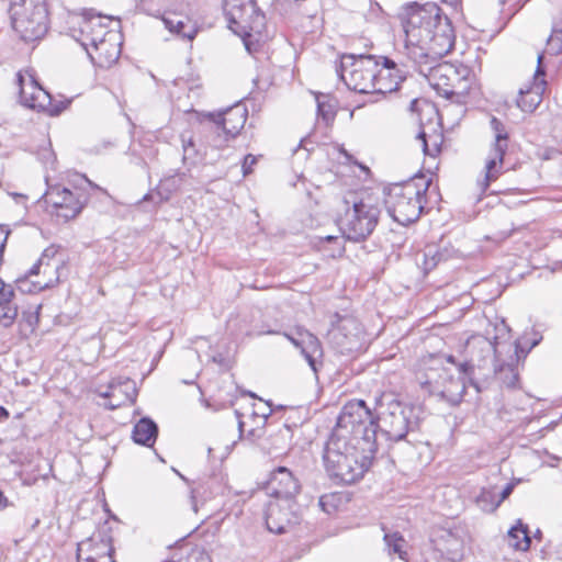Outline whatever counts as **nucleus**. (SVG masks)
I'll list each match as a JSON object with an SVG mask.
<instances>
[{"label": "nucleus", "instance_id": "nucleus-1", "mask_svg": "<svg viewBox=\"0 0 562 562\" xmlns=\"http://www.w3.org/2000/svg\"><path fill=\"white\" fill-rule=\"evenodd\" d=\"M360 403H347L337 418L323 452L324 467L336 483L352 484L363 476L376 452L373 428H366Z\"/></svg>", "mask_w": 562, "mask_h": 562}, {"label": "nucleus", "instance_id": "nucleus-2", "mask_svg": "<svg viewBox=\"0 0 562 562\" xmlns=\"http://www.w3.org/2000/svg\"><path fill=\"white\" fill-rule=\"evenodd\" d=\"M403 27L406 35L404 61L417 66L420 74H425L423 67L426 66L432 75H438L441 67L434 65L454 46L456 36L450 20L434 2H413L404 7Z\"/></svg>", "mask_w": 562, "mask_h": 562}, {"label": "nucleus", "instance_id": "nucleus-3", "mask_svg": "<svg viewBox=\"0 0 562 562\" xmlns=\"http://www.w3.org/2000/svg\"><path fill=\"white\" fill-rule=\"evenodd\" d=\"M349 403H360L362 411L367 412L366 416L360 417L361 424L369 428L370 424L373 428L374 443L379 448V432L380 436L385 437L390 441L404 440L409 432L419 429V408L401 402L394 393L382 392L374 397L375 415L367 405L366 401H350Z\"/></svg>", "mask_w": 562, "mask_h": 562}, {"label": "nucleus", "instance_id": "nucleus-4", "mask_svg": "<svg viewBox=\"0 0 562 562\" xmlns=\"http://www.w3.org/2000/svg\"><path fill=\"white\" fill-rule=\"evenodd\" d=\"M430 183L431 179L420 173L384 188V205L389 215L404 226L416 222L424 210Z\"/></svg>", "mask_w": 562, "mask_h": 562}, {"label": "nucleus", "instance_id": "nucleus-5", "mask_svg": "<svg viewBox=\"0 0 562 562\" xmlns=\"http://www.w3.org/2000/svg\"><path fill=\"white\" fill-rule=\"evenodd\" d=\"M497 348L482 335L471 336L464 346L465 360L458 363V370L469 379L477 393L486 390L497 372Z\"/></svg>", "mask_w": 562, "mask_h": 562}, {"label": "nucleus", "instance_id": "nucleus-6", "mask_svg": "<svg viewBox=\"0 0 562 562\" xmlns=\"http://www.w3.org/2000/svg\"><path fill=\"white\" fill-rule=\"evenodd\" d=\"M13 30L24 42L41 40L48 31V11L44 0H11Z\"/></svg>", "mask_w": 562, "mask_h": 562}, {"label": "nucleus", "instance_id": "nucleus-7", "mask_svg": "<svg viewBox=\"0 0 562 562\" xmlns=\"http://www.w3.org/2000/svg\"><path fill=\"white\" fill-rule=\"evenodd\" d=\"M376 56L344 54L336 71L348 89L359 93H373Z\"/></svg>", "mask_w": 562, "mask_h": 562}, {"label": "nucleus", "instance_id": "nucleus-8", "mask_svg": "<svg viewBox=\"0 0 562 562\" xmlns=\"http://www.w3.org/2000/svg\"><path fill=\"white\" fill-rule=\"evenodd\" d=\"M380 216V209L364 200L355 202L340 222L344 236L351 241H362L374 231Z\"/></svg>", "mask_w": 562, "mask_h": 562}, {"label": "nucleus", "instance_id": "nucleus-9", "mask_svg": "<svg viewBox=\"0 0 562 562\" xmlns=\"http://www.w3.org/2000/svg\"><path fill=\"white\" fill-rule=\"evenodd\" d=\"M44 202L47 206H52L56 216L65 221L75 218L87 204L88 194L79 189H69L60 183L48 184L44 195Z\"/></svg>", "mask_w": 562, "mask_h": 562}, {"label": "nucleus", "instance_id": "nucleus-10", "mask_svg": "<svg viewBox=\"0 0 562 562\" xmlns=\"http://www.w3.org/2000/svg\"><path fill=\"white\" fill-rule=\"evenodd\" d=\"M267 529L277 535L288 532L303 520V507L295 498H278L267 504L265 512Z\"/></svg>", "mask_w": 562, "mask_h": 562}, {"label": "nucleus", "instance_id": "nucleus-11", "mask_svg": "<svg viewBox=\"0 0 562 562\" xmlns=\"http://www.w3.org/2000/svg\"><path fill=\"white\" fill-rule=\"evenodd\" d=\"M464 378L467 376H453L450 370L446 368H430L426 373L423 386L430 394L437 395L454 406L462 401L465 393L467 384Z\"/></svg>", "mask_w": 562, "mask_h": 562}, {"label": "nucleus", "instance_id": "nucleus-12", "mask_svg": "<svg viewBox=\"0 0 562 562\" xmlns=\"http://www.w3.org/2000/svg\"><path fill=\"white\" fill-rule=\"evenodd\" d=\"M409 72V65L404 56L397 54L395 58L376 56L375 83L373 93L386 94L398 90L401 83Z\"/></svg>", "mask_w": 562, "mask_h": 562}, {"label": "nucleus", "instance_id": "nucleus-13", "mask_svg": "<svg viewBox=\"0 0 562 562\" xmlns=\"http://www.w3.org/2000/svg\"><path fill=\"white\" fill-rule=\"evenodd\" d=\"M465 530L459 526H435L430 530V542L439 555L458 562L464 557Z\"/></svg>", "mask_w": 562, "mask_h": 562}, {"label": "nucleus", "instance_id": "nucleus-14", "mask_svg": "<svg viewBox=\"0 0 562 562\" xmlns=\"http://www.w3.org/2000/svg\"><path fill=\"white\" fill-rule=\"evenodd\" d=\"M112 19L101 14H94L92 11H85L77 20L76 26L71 27V36L80 43L88 53L114 30L110 29Z\"/></svg>", "mask_w": 562, "mask_h": 562}, {"label": "nucleus", "instance_id": "nucleus-15", "mask_svg": "<svg viewBox=\"0 0 562 562\" xmlns=\"http://www.w3.org/2000/svg\"><path fill=\"white\" fill-rule=\"evenodd\" d=\"M206 116L216 124V131L221 130L225 139H229L235 138L243 130L248 117V111L244 103L237 102L224 111L210 112Z\"/></svg>", "mask_w": 562, "mask_h": 562}, {"label": "nucleus", "instance_id": "nucleus-16", "mask_svg": "<svg viewBox=\"0 0 562 562\" xmlns=\"http://www.w3.org/2000/svg\"><path fill=\"white\" fill-rule=\"evenodd\" d=\"M21 104L40 111L41 108L49 104V92H47L30 72L19 71L16 74Z\"/></svg>", "mask_w": 562, "mask_h": 562}, {"label": "nucleus", "instance_id": "nucleus-17", "mask_svg": "<svg viewBox=\"0 0 562 562\" xmlns=\"http://www.w3.org/2000/svg\"><path fill=\"white\" fill-rule=\"evenodd\" d=\"M543 54L538 55V65L535 72V82L526 88L519 89L516 105L526 113H532L542 102V94L544 90V76L546 70L542 66Z\"/></svg>", "mask_w": 562, "mask_h": 562}, {"label": "nucleus", "instance_id": "nucleus-18", "mask_svg": "<svg viewBox=\"0 0 562 562\" xmlns=\"http://www.w3.org/2000/svg\"><path fill=\"white\" fill-rule=\"evenodd\" d=\"M114 548L112 546V538L105 532L99 531L98 535L81 541L77 547V560L80 561H94L113 560Z\"/></svg>", "mask_w": 562, "mask_h": 562}, {"label": "nucleus", "instance_id": "nucleus-19", "mask_svg": "<svg viewBox=\"0 0 562 562\" xmlns=\"http://www.w3.org/2000/svg\"><path fill=\"white\" fill-rule=\"evenodd\" d=\"M265 488L274 499L295 498L301 485L288 468L279 467L271 473Z\"/></svg>", "mask_w": 562, "mask_h": 562}, {"label": "nucleus", "instance_id": "nucleus-20", "mask_svg": "<svg viewBox=\"0 0 562 562\" xmlns=\"http://www.w3.org/2000/svg\"><path fill=\"white\" fill-rule=\"evenodd\" d=\"M91 61L101 67L108 68L115 64L121 55V36L116 31L109 33L92 49H88Z\"/></svg>", "mask_w": 562, "mask_h": 562}, {"label": "nucleus", "instance_id": "nucleus-21", "mask_svg": "<svg viewBox=\"0 0 562 562\" xmlns=\"http://www.w3.org/2000/svg\"><path fill=\"white\" fill-rule=\"evenodd\" d=\"M100 396L109 400L105 404V407L109 409H116L126 403L133 404L137 396L135 382L128 378L113 379L110 382L108 390L101 392Z\"/></svg>", "mask_w": 562, "mask_h": 562}, {"label": "nucleus", "instance_id": "nucleus-22", "mask_svg": "<svg viewBox=\"0 0 562 562\" xmlns=\"http://www.w3.org/2000/svg\"><path fill=\"white\" fill-rule=\"evenodd\" d=\"M285 336L293 342V345L301 350V353L306 359L308 366L316 373L317 359L323 356L322 345L316 336L310 333L300 334V338H293L290 335Z\"/></svg>", "mask_w": 562, "mask_h": 562}, {"label": "nucleus", "instance_id": "nucleus-23", "mask_svg": "<svg viewBox=\"0 0 562 562\" xmlns=\"http://www.w3.org/2000/svg\"><path fill=\"white\" fill-rule=\"evenodd\" d=\"M161 21L165 27L172 34L192 41L196 35V29L189 24V19L175 12H164Z\"/></svg>", "mask_w": 562, "mask_h": 562}, {"label": "nucleus", "instance_id": "nucleus-24", "mask_svg": "<svg viewBox=\"0 0 562 562\" xmlns=\"http://www.w3.org/2000/svg\"><path fill=\"white\" fill-rule=\"evenodd\" d=\"M158 436V425L149 417L140 418L133 427L132 439L135 443L153 447Z\"/></svg>", "mask_w": 562, "mask_h": 562}, {"label": "nucleus", "instance_id": "nucleus-25", "mask_svg": "<svg viewBox=\"0 0 562 562\" xmlns=\"http://www.w3.org/2000/svg\"><path fill=\"white\" fill-rule=\"evenodd\" d=\"M254 0H225L224 10L228 22V27L234 33H238V31L234 29L233 24H239L245 15L254 12Z\"/></svg>", "mask_w": 562, "mask_h": 562}, {"label": "nucleus", "instance_id": "nucleus-26", "mask_svg": "<svg viewBox=\"0 0 562 562\" xmlns=\"http://www.w3.org/2000/svg\"><path fill=\"white\" fill-rule=\"evenodd\" d=\"M488 319L487 327L485 328L484 338H490V341L497 348L502 341L510 337V327L506 323V318H491Z\"/></svg>", "mask_w": 562, "mask_h": 562}, {"label": "nucleus", "instance_id": "nucleus-27", "mask_svg": "<svg viewBox=\"0 0 562 562\" xmlns=\"http://www.w3.org/2000/svg\"><path fill=\"white\" fill-rule=\"evenodd\" d=\"M166 562H212L210 555L198 547L184 546L176 550Z\"/></svg>", "mask_w": 562, "mask_h": 562}, {"label": "nucleus", "instance_id": "nucleus-28", "mask_svg": "<svg viewBox=\"0 0 562 562\" xmlns=\"http://www.w3.org/2000/svg\"><path fill=\"white\" fill-rule=\"evenodd\" d=\"M16 297L11 285L0 279V316H19Z\"/></svg>", "mask_w": 562, "mask_h": 562}, {"label": "nucleus", "instance_id": "nucleus-29", "mask_svg": "<svg viewBox=\"0 0 562 562\" xmlns=\"http://www.w3.org/2000/svg\"><path fill=\"white\" fill-rule=\"evenodd\" d=\"M503 170L504 162L487 158L484 178L477 181L480 191L485 193L488 190L490 184L503 173Z\"/></svg>", "mask_w": 562, "mask_h": 562}, {"label": "nucleus", "instance_id": "nucleus-30", "mask_svg": "<svg viewBox=\"0 0 562 562\" xmlns=\"http://www.w3.org/2000/svg\"><path fill=\"white\" fill-rule=\"evenodd\" d=\"M180 181L181 178H178V175L162 179L155 189V194L158 198L156 203L161 204L164 202L169 201L172 193L178 190Z\"/></svg>", "mask_w": 562, "mask_h": 562}, {"label": "nucleus", "instance_id": "nucleus-31", "mask_svg": "<svg viewBox=\"0 0 562 562\" xmlns=\"http://www.w3.org/2000/svg\"><path fill=\"white\" fill-rule=\"evenodd\" d=\"M508 541L517 550H527L530 547V537L528 527L519 522L508 530Z\"/></svg>", "mask_w": 562, "mask_h": 562}, {"label": "nucleus", "instance_id": "nucleus-32", "mask_svg": "<svg viewBox=\"0 0 562 562\" xmlns=\"http://www.w3.org/2000/svg\"><path fill=\"white\" fill-rule=\"evenodd\" d=\"M475 503L485 513H493L501 505V501H497L495 487H483L475 497Z\"/></svg>", "mask_w": 562, "mask_h": 562}, {"label": "nucleus", "instance_id": "nucleus-33", "mask_svg": "<svg viewBox=\"0 0 562 562\" xmlns=\"http://www.w3.org/2000/svg\"><path fill=\"white\" fill-rule=\"evenodd\" d=\"M495 376H497L507 389L515 390L519 387V373L512 363L497 366Z\"/></svg>", "mask_w": 562, "mask_h": 562}, {"label": "nucleus", "instance_id": "nucleus-34", "mask_svg": "<svg viewBox=\"0 0 562 562\" xmlns=\"http://www.w3.org/2000/svg\"><path fill=\"white\" fill-rule=\"evenodd\" d=\"M446 254L436 246H427L423 254L422 268L427 274L434 270L439 262L446 260Z\"/></svg>", "mask_w": 562, "mask_h": 562}, {"label": "nucleus", "instance_id": "nucleus-35", "mask_svg": "<svg viewBox=\"0 0 562 562\" xmlns=\"http://www.w3.org/2000/svg\"><path fill=\"white\" fill-rule=\"evenodd\" d=\"M57 254V249L54 246L47 247L40 260H43V263L45 265L44 274L54 272L55 274L58 273V270L63 268V262L60 260H55V256Z\"/></svg>", "mask_w": 562, "mask_h": 562}, {"label": "nucleus", "instance_id": "nucleus-36", "mask_svg": "<svg viewBox=\"0 0 562 562\" xmlns=\"http://www.w3.org/2000/svg\"><path fill=\"white\" fill-rule=\"evenodd\" d=\"M384 541L390 549V552L398 554L401 559H404L405 552L403 551L404 538L398 533H385Z\"/></svg>", "mask_w": 562, "mask_h": 562}, {"label": "nucleus", "instance_id": "nucleus-37", "mask_svg": "<svg viewBox=\"0 0 562 562\" xmlns=\"http://www.w3.org/2000/svg\"><path fill=\"white\" fill-rule=\"evenodd\" d=\"M317 115L322 117L326 124H329L336 116L335 106L329 101L317 98Z\"/></svg>", "mask_w": 562, "mask_h": 562}, {"label": "nucleus", "instance_id": "nucleus-38", "mask_svg": "<svg viewBox=\"0 0 562 562\" xmlns=\"http://www.w3.org/2000/svg\"><path fill=\"white\" fill-rule=\"evenodd\" d=\"M70 102V99L55 100L49 94V104L47 106L41 108L40 111H44L48 113L50 116H57L68 108Z\"/></svg>", "mask_w": 562, "mask_h": 562}, {"label": "nucleus", "instance_id": "nucleus-39", "mask_svg": "<svg viewBox=\"0 0 562 562\" xmlns=\"http://www.w3.org/2000/svg\"><path fill=\"white\" fill-rule=\"evenodd\" d=\"M542 339V336L538 333L533 334V337L529 339L527 336L522 337L521 340H518L516 344V355L519 357V353H524L526 356L533 347H536Z\"/></svg>", "mask_w": 562, "mask_h": 562}, {"label": "nucleus", "instance_id": "nucleus-40", "mask_svg": "<svg viewBox=\"0 0 562 562\" xmlns=\"http://www.w3.org/2000/svg\"><path fill=\"white\" fill-rule=\"evenodd\" d=\"M508 143L509 140H494L487 158L504 162V157L508 149Z\"/></svg>", "mask_w": 562, "mask_h": 562}, {"label": "nucleus", "instance_id": "nucleus-41", "mask_svg": "<svg viewBox=\"0 0 562 562\" xmlns=\"http://www.w3.org/2000/svg\"><path fill=\"white\" fill-rule=\"evenodd\" d=\"M490 124L494 132V140H509L508 131L502 121L493 116L490 121Z\"/></svg>", "mask_w": 562, "mask_h": 562}, {"label": "nucleus", "instance_id": "nucleus-42", "mask_svg": "<svg viewBox=\"0 0 562 562\" xmlns=\"http://www.w3.org/2000/svg\"><path fill=\"white\" fill-rule=\"evenodd\" d=\"M139 10L147 15L161 19L165 11L160 8H156L155 0H140Z\"/></svg>", "mask_w": 562, "mask_h": 562}, {"label": "nucleus", "instance_id": "nucleus-43", "mask_svg": "<svg viewBox=\"0 0 562 562\" xmlns=\"http://www.w3.org/2000/svg\"><path fill=\"white\" fill-rule=\"evenodd\" d=\"M547 50L551 55H559L562 53V35L553 34L551 32L547 41Z\"/></svg>", "mask_w": 562, "mask_h": 562}, {"label": "nucleus", "instance_id": "nucleus-44", "mask_svg": "<svg viewBox=\"0 0 562 562\" xmlns=\"http://www.w3.org/2000/svg\"><path fill=\"white\" fill-rule=\"evenodd\" d=\"M41 318H20L19 329L21 334L27 337L33 334Z\"/></svg>", "mask_w": 562, "mask_h": 562}, {"label": "nucleus", "instance_id": "nucleus-45", "mask_svg": "<svg viewBox=\"0 0 562 562\" xmlns=\"http://www.w3.org/2000/svg\"><path fill=\"white\" fill-rule=\"evenodd\" d=\"M182 140V149H183V161L186 162L188 159H192L196 155L195 145L193 143V139L186 138L183 135L181 136Z\"/></svg>", "mask_w": 562, "mask_h": 562}, {"label": "nucleus", "instance_id": "nucleus-46", "mask_svg": "<svg viewBox=\"0 0 562 562\" xmlns=\"http://www.w3.org/2000/svg\"><path fill=\"white\" fill-rule=\"evenodd\" d=\"M417 138L420 139L422 142V147L425 155L435 157L440 151V147L438 144H435L432 148L429 147L424 131L419 132Z\"/></svg>", "mask_w": 562, "mask_h": 562}, {"label": "nucleus", "instance_id": "nucleus-47", "mask_svg": "<svg viewBox=\"0 0 562 562\" xmlns=\"http://www.w3.org/2000/svg\"><path fill=\"white\" fill-rule=\"evenodd\" d=\"M256 162L257 158L251 154H248L244 157L241 166L244 176H248L249 173H251L252 167L256 165Z\"/></svg>", "mask_w": 562, "mask_h": 562}, {"label": "nucleus", "instance_id": "nucleus-48", "mask_svg": "<svg viewBox=\"0 0 562 562\" xmlns=\"http://www.w3.org/2000/svg\"><path fill=\"white\" fill-rule=\"evenodd\" d=\"M41 308H42V305L40 303H30V308L26 311V310H23L21 312V316L23 317H26V316H40V313H41Z\"/></svg>", "mask_w": 562, "mask_h": 562}, {"label": "nucleus", "instance_id": "nucleus-49", "mask_svg": "<svg viewBox=\"0 0 562 562\" xmlns=\"http://www.w3.org/2000/svg\"><path fill=\"white\" fill-rule=\"evenodd\" d=\"M9 234H10V231L7 229L4 226L0 225V261L2 260L3 250L5 247Z\"/></svg>", "mask_w": 562, "mask_h": 562}, {"label": "nucleus", "instance_id": "nucleus-50", "mask_svg": "<svg viewBox=\"0 0 562 562\" xmlns=\"http://www.w3.org/2000/svg\"><path fill=\"white\" fill-rule=\"evenodd\" d=\"M267 406H268V412H262L260 415L262 417H265L266 419L274 412V411H281V409H284V406L283 405H278V406H274L273 403L271 401H267L266 402Z\"/></svg>", "mask_w": 562, "mask_h": 562}, {"label": "nucleus", "instance_id": "nucleus-51", "mask_svg": "<svg viewBox=\"0 0 562 562\" xmlns=\"http://www.w3.org/2000/svg\"><path fill=\"white\" fill-rule=\"evenodd\" d=\"M513 491H514V484L507 483L506 486L503 488V491L499 493V497L497 498V501H501V504H502L507 497H509V495L513 493Z\"/></svg>", "mask_w": 562, "mask_h": 562}, {"label": "nucleus", "instance_id": "nucleus-52", "mask_svg": "<svg viewBox=\"0 0 562 562\" xmlns=\"http://www.w3.org/2000/svg\"><path fill=\"white\" fill-rule=\"evenodd\" d=\"M58 280H59V277L57 274L54 279L49 278L47 281H45L43 283L37 282L38 289L43 290V289L52 288V286H54V284H56L58 282Z\"/></svg>", "mask_w": 562, "mask_h": 562}, {"label": "nucleus", "instance_id": "nucleus-53", "mask_svg": "<svg viewBox=\"0 0 562 562\" xmlns=\"http://www.w3.org/2000/svg\"><path fill=\"white\" fill-rule=\"evenodd\" d=\"M244 22H245V18H243V20L239 22V24H233L234 29H236L238 31V33H236V34L241 37H244L245 35H249V33L246 31V26L243 25Z\"/></svg>", "mask_w": 562, "mask_h": 562}, {"label": "nucleus", "instance_id": "nucleus-54", "mask_svg": "<svg viewBox=\"0 0 562 562\" xmlns=\"http://www.w3.org/2000/svg\"><path fill=\"white\" fill-rule=\"evenodd\" d=\"M42 267L45 268V265L43 263V260L38 259L37 262L34 263L33 267L30 269L29 276H36V274H38Z\"/></svg>", "mask_w": 562, "mask_h": 562}, {"label": "nucleus", "instance_id": "nucleus-55", "mask_svg": "<svg viewBox=\"0 0 562 562\" xmlns=\"http://www.w3.org/2000/svg\"><path fill=\"white\" fill-rule=\"evenodd\" d=\"M551 32L553 34L562 35V18L553 22Z\"/></svg>", "mask_w": 562, "mask_h": 562}, {"label": "nucleus", "instance_id": "nucleus-56", "mask_svg": "<svg viewBox=\"0 0 562 562\" xmlns=\"http://www.w3.org/2000/svg\"><path fill=\"white\" fill-rule=\"evenodd\" d=\"M308 144H310V142L306 138H303V139H301L299 146L293 151L297 153V150L300 148H304L305 150L311 151L313 148L307 147Z\"/></svg>", "mask_w": 562, "mask_h": 562}, {"label": "nucleus", "instance_id": "nucleus-57", "mask_svg": "<svg viewBox=\"0 0 562 562\" xmlns=\"http://www.w3.org/2000/svg\"><path fill=\"white\" fill-rule=\"evenodd\" d=\"M9 417V411L5 407L0 406V423L5 422Z\"/></svg>", "mask_w": 562, "mask_h": 562}, {"label": "nucleus", "instance_id": "nucleus-58", "mask_svg": "<svg viewBox=\"0 0 562 562\" xmlns=\"http://www.w3.org/2000/svg\"><path fill=\"white\" fill-rule=\"evenodd\" d=\"M8 505V498L3 495L2 491L0 490V510L4 509Z\"/></svg>", "mask_w": 562, "mask_h": 562}, {"label": "nucleus", "instance_id": "nucleus-59", "mask_svg": "<svg viewBox=\"0 0 562 562\" xmlns=\"http://www.w3.org/2000/svg\"><path fill=\"white\" fill-rule=\"evenodd\" d=\"M81 181L86 182L89 187L99 189L97 184H94L92 181H90L86 176L80 177Z\"/></svg>", "mask_w": 562, "mask_h": 562}, {"label": "nucleus", "instance_id": "nucleus-60", "mask_svg": "<svg viewBox=\"0 0 562 562\" xmlns=\"http://www.w3.org/2000/svg\"><path fill=\"white\" fill-rule=\"evenodd\" d=\"M14 319H15V318H10V317H7V318H0V321H3V322H2V325H3L4 327H10V326L13 324V321H14Z\"/></svg>", "mask_w": 562, "mask_h": 562}, {"label": "nucleus", "instance_id": "nucleus-61", "mask_svg": "<svg viewBox=\"0 0 562 562\" xmlns=\"http://www.w3.org/2000/svg\"><path fill=\"white\" fill-rule=\"evenodd\" d=\"M155 195H156V194H155V191H154V192H149V193H147V194H145V195L143 196V200H142V201H149V200H153Z\"/></svg>", "mask_w": 562, "mask_h": 562}, {"label": "nucleus", "instance_id": "nucleus-62", "mask_svg": "<svg viewBox=\"0 0 562 562\" xmlns=\"http://www.w3.org/2000/svg\"><path fill=\"white\" fill-rule=\"evenodd\" d=\"M236 415H237V416H238V418H239V422H238V428H239V431L241 432V431H243V427H244V422H243V420H240L241 415L239 414V412H238V411H236Z\"/></svg>", "mask_w": 562, "mask_h": 562}, {"label": "nucleus", "instance_id": "nucleus-63", "mask_svg": "<svg viewBox=\"0 0 562 562\" xmlns=\"http://www.w3.org/2000/svg\"><path fill=\"white\" fill-rule=\"evenodd\" d=\"M78 562H90V561H78ZM91 562H115L114 560H101V559H95L94 561H91Z\"/></svg>", "mask_w": 562, "mask_h": 562}, {"label": "nucleus", "instance_id": "nucleus-64", "mask_svg": "<svg viewBox=\"0 0 562 562\" xmlns=\"http://www.w3.org/2000/svg\"><path fill=\"white\" fill-rule=\"evenodd\" d=\"M447 361H448V362H450V363H452V364H457V362H456V358H454L453 356H448V357H447Z\"/></svg>", "mask_w": 562, "mask_h": 562}]
</instances>
